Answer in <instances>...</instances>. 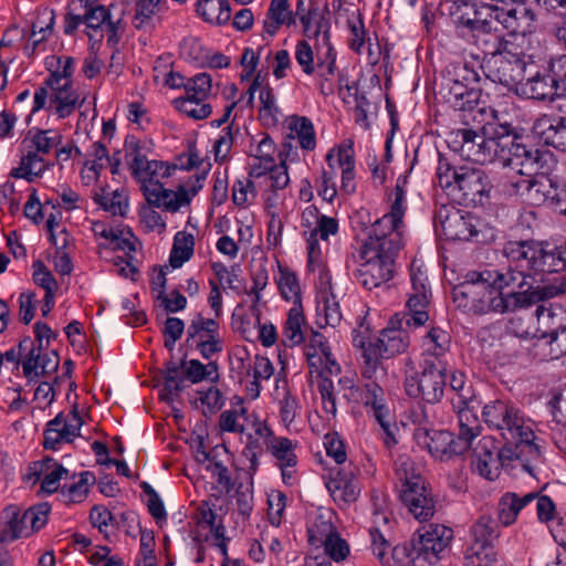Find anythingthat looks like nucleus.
Returning <instances> with one entry per match:
<instances>
[{"label":"nucleus","mask_w":566,"mask_h":566,"mask_svg":"<svg viewBox=\"0 0 566 566\" xmlns=\"http://www.w3.org/2000/svg\"><path fill=\"white\" fill-rule=\"evenodd\" d=\"M517 281L500 270L470 271L453 287L452 301L464 313L505 314L530 308L553 295L549 289L539 285L518 291Z\"/></svg>","instance_id":"1"},{"label":"nucleus","mask_w":566,"mask_h":566,"mask_svg":"<svg viewBox=\"0 0 566 566\" xmlns=\"http://www.w3.org/2000/svg\"><path fill=\"white\" fill-rule=\"evenodd\" d=\"M485 424L499 432L504 446L499 450V458L504 461H515L533 475L532 461L541 458V449L534 442L533 421L513 402L494 400L486 403L482 410Z\"/></svg>","instance_id":"2"},{"label":"nucleus","mask_w":566,"mask_h":566,"mask_svg":"<svg viewBox=\"0 0 566 566\" xmlns=\"http://www.w3.org/2000/svg\"><path fill=\"white\" fill-rule=\"evenodd\" d=\"M402 248V231L371 226L358 253L354 277L366 290L387 285L396 272V258Z\"/></svg>","instance_id":"3"},{"label":"nucleus","mask_w":566,"mask_h":566,"mask_svg":"<svg viewBox=\"0 0 566 566\" xmlns=\"http://www.w3.org/2000/svg\"><path fill=\"white\" fill-rule=\"evenodd\" d=\"M503 253L510 265L500 272L516 277L518 291L534 286V282L528 279L566 271V247H553L536 241H510L504 245Z\"/></svg>","instance_id":"4"},{"label":"nucleus","mask_w":566,"mask_h":566,"mask_svg":"<svg viewBox=\"0 0 566 566\" xmlns=\"http://www.w3.org/2000/svg\"><path fill=\"white\" fill-rule=\"evenodd\" d=\"M513 127L497 120L486 123L480 130L458 128L448 135L447 144L451 151L462 159L480 165L493 163L505 151Z\"/></svg>","instance_id":"5"},{"label":"nucleus","mask_w":566,"mask_h":566,"mask_svg":"<svg viewBox=\"0 0 566 566\" xmlns=\"http://www.w3.org/2000/svg\"><path fill=\"white\" fill-rule=\"evenodd\" d=\"M57 63L59 69L51 71L35 90L31 114L53 111L57 118L64 119L83 106L84 98L73 87L74 59L60 56Z\"/></svg>","instance_id":"6"},{"label":"nucleus","mask_w":566,"mask_h":566,"mask_svg":"<svg viewBox=\"0 0 566 566\" xmlns=\"http://www.w3.org/2000/svg\"><path fill=\"white\" fill-rule=\"evenodd\" d=\"M494 11L495 6L475 0H454L450 7V14L461 29V35L484 52L496 53L501 51L502 38L493 32Z\"/></svg>","instance_id":"7"},{"label":"nucleus","mask_w":566,"mask_h":566,"mask_svg":"<svg viewBox=\"0 0 566 566\" xmlns=\"http://www.w3.org/2000/svg\"><path fill=\"white\" fill-rule=\"evenodd\" d=\"M459 434L454 437L447 430L417 429L415 437L418 443L428 449L432 457L448 460L464 453L472 444L473 439L480 434V421L471 410L459 412Z\"/></svg>","instance_id":"8"},{"label":"nucleus","mask_w":566,"mask_h":566,"mask_svg":"<svg viewBox=\"0 0 566 566\" xmlns=\"http://www.w3.org/2000/svg\"><path fill=\"white\" fill-rule=\"evenodd\" d=\"M437 179L446 193L460 205L482 203L492 187L483 170L452 167L443 160L439 161Z\"/></svg>","instance_id":"9"},{"label":"nucleus","mask_w":566,"mask_h":566,"mask_svg":"<svg viewBox=\"0 0 566 566\" xmlns=\"http://www.w3.org/2000/svg\"><path fill=\"white\" fill-rule=\"evenodd\" d=\"M480 74L468 62H452L443 71L441 95L454 109H471L480 96Z\"/></svg>","instance_id":"10"},{"label":"nucleus","mask_w":566,"mask_h":566,"mask_svg":"<svg viewBox=\"0 0 566 566\" xmlns=\"http://www.w3.org/2000/svg\"><path fill=\"white\" fill-rule=\"evenodd\" d=\"M161 333L165 337L164 346L170 353V357L163 367L153 368L150 374L154 387L159 389V400L166 402L170 411L167 413L166 423L157 424L158 430L164 429L165 426L170 429L172 424H177V408L174 406L177 395V361L172 354L177 342V317H166Z\"/></svg>","instance_id":"11"},{"label":"nucleus","mask_w":566,"mask_h":566,"mask_svg":"<svg viewBox=\"0 0 566 566\" xmlns=\"http://www.w3.org/2000/svg\"><path fill=\"white\" fill-rule=\"evenodd\" d=\"M421 373L408 375L405 379L406 394L428 403L439 402L444 394L448 363L422 360Z\"/></svg>","instance_id":"12"},{"label":"nucleus","mask_w":566,"mask_h":566,"mask_svg":"<svg viewBox=\"0 0 566 566\" xmlns=\"http://www.w3.org/2000/svg\"><path fill=\"white\" fill-rule=\"evenodd\" d=\"M485 53L494 56V66L489 69L488 78L517 95L518 87L525 80L528 69L535 67L534 63L530 62V56L512 53L503 42L500 52Z\"/></svg>","instance_id":"13"},{"label":"nucleus","mask_w":566,"mask_h":566,"mask_svg":"<svg viewBox=\"0 0 566 566\" xmlns=\"http://www.w3.org/2000/svg\"><path fill=\"white\" fill-rule=\"evenodd\" d=\"M539 151L516 142L514 129L510 133V142L505 147V151L499 154L503 165L515 171L517 175L526 177L525 179L514 184L516 189L525 188L530 190L533 187L532 176H534L539 166Z\"/></svg>","instance_id":"14"},{"label":"nucleus","mask_w":566,"mask_h":566,"mask_svg":"<svg viewBox=\"0 0 566 566\" xmlns=\"http://www.w3.org/2000/svg\"><path fill=\"white\" fill-rule=\"evenodd\" d=\"M211 76L208 73H198L182 84L185 94L179 96V113L195 120L207 118L211 105L206 102L211 92Z\"/></svg>","instance_id":"15"},{"label":"nucleus","mask_w":566,"mask_h":566,"mask_svg":"<svg viewBox=\"0 0 566 566\" xmlns=\"http://www.w3.org/2000/svg\"><path fill=\"white\" fill-rule=\"evenodd\" d=\"M453 537V531L450 527L440 524H430L413 537V549L423 565H434L441 553L446 551Z\"/></svg>","instance_id":"16"},{"label":"nucleus","mask_w":566,"mask_h":566,"mask_svg":"<svg viewBox=\"0 0 566 566\" xmlns=\"http://www.w3.org/2000/svg\"><path fill=\"white\" fill-rule=\"evenodd\" d=\"M193 140H188L189 153L187 160H182L179 156V170L189 172L195 170L190 176L179 177V207L189 205L191 199L202 189L209 169L202 164L198 151L193 148Z\"/></svg>","instance_id":"17"},{"label":"nucleus","mask_w":566,"mask_h":566,"mask_svg":"<svg viewBox=\"0 0 566 566\" xmlns=\"http://www.w3.org/2000/svg\"><path fill=\"white\" fill-rule=\"evenodd\" d=\"M533 69H528L525 80L518 87L517 95L541 102H558L557 108L566 112V105L562 98V93L556 86L553 74L551 72L549 74L533 72Z\"/></svg>","instance_id":"18"},{"label":"nucleus","mask_w":566,"mask_h":566,"mask_svg":"<svg viewBox=\"0 0 566 566\" xmlns=\"http://www.w3.org/2000/svg\"><path fill=\"white\" fill-rule=\"evenodd\" d=\"M396 475L402 484L400 497L406 506L415 503L413 501H419L422 495L430 492L420 469L407 455H399L396 460Z\"/></svg>","instance_id":"19"},{"label":"nucleus","mask_w":566,"mask_h":566,"mask_svg":"<svg viewBox=\"0 0 566 566\" xmlns=\"http://www.w3.org/2000/svg\"><path fill=\"white\" fill-rule=\"evenodd\" d=\"M426 274L420 271L411 272V294L407 301L408 318L407 325L416 327L422 326L429 319L427 307L429 305V297L431 295L430 287L427 283Z\"/></svg>","instance_id":"20"},{"label":"nucleus","mask_w":566,"mask_h":566,"mask_svg":"<svg viewBox=\"0 0 566 566\" xmlns=\"http://www.w3.org/2000/svg\"><path fill=\"white\" fill-rule=\"evenodd\" d=\"M349 469H340L335 476L331 478L326 483V488L333 500L342 509L349 506L356 502L360 488L356 476L357 468L349 465Z\"/></svg>","instance_id":"21"},{"label":"nucleus","mask_w":566,"mask_h":566,"mask_svg":"<svg viewBox=\"0 0 566 566\" xmlns=\"http://www.w3.org/2000/svg\"><path fill=\"white\" fill-rule=\"evenodd\" d=\"M436 218L440 222L443 235L448 240L468 241L478 233L473 223V217L463 214L458 209L441 208L437 212Z\"/></svg>","instance_id":"22"},{"label":"nucleus","mask_w":566,"mask_h":566,"mask_svg":"<svg viewBox=\"0 0 566 566\" xmlns=\"http://www.w3.org/2000/svg\"><path fill=\"white\" fill-rule=\"evenodd\" d=\"M510 8H500L495 6L494 23L497 22L511 33L526 34L532 31L535 21V14L520 0L513 1Z\"/></svg>","instance_id":"23"},{"label":"nucleus","mask_w":566,"mask_h":566,"mask_svg":"<svg viewBox=\"0 0 566 566\" xmlns=\"http://www.w3.org/2000/svg\"><path fill=\"white\" fill-rule=\"evenodd\" d=\"M533 132L545 145L566 150V117L542 115L534 122Z\"/></svg>","instance_id":"24"},{"label":"nucleus","mask_w":566,"mask_h":566,"mask_svg":"<svg viewBox=\"0 0 566 566\" xmlns=\"http://www.w3.org/2000/svg\"><path fill=\"white\" fill-rule=\"evenodd\" d=\"M473 465L480 475L488 480L495 479L497 474V462L502 464L511 463L512 461H502L499 458V450L496 451L493 439L483 437L478 446L474 448Z\"/></svg>","instance_id":"25"},{"label":"nucleus","mask_w":566,"mask_h":566,"mask_svg":"<svg viewBox=\"0 0 566 566\" xmlns=\"http://www.w3.org/2000/svg\"><path fill=\"white\" fill-rule=\"evenodd\" d=\"M30 532L18 505H7L1 512L0 543H12L21 537H29Z\"/></svg>","instance_id":"26"},{"label":"nucleus","mask_w":566,"mask_h":566,"mask_svg":"<svg viewBox=\"0 0 566 566\" xmlns=\"http://www.w3.org/2000/svg\"><path fill=\"white\" fill-rule=\"evenodd\" d=\"M536 497V492L517 494L515 492L504 493L497 503V520L503 526H510L517 520L521 511L532 503Z\"/></svg>","instance_id":"27"},{"label":"nucleus","mask_w":566,"mask_h":566,"mask_svg":"<svg viewBox=\"0 0 566 566\" xmlns=\"http://www.w3.org/2000/svg\"><path fill=\"white\" fill-rule=\"evenodd\" d=\"M451 337L440 327H432L422 340V360L448 363L446 356L450 349Z\"/></svg>","instance_id":"28"},{"label":"nucleus","mask_w":566,"mask_h":566,"mask_svg":"<svg viewBox=\"0 0 566 566\" xmlns=\"http://www.w3.org/2000/svg\"><path fill=\"white\" fill-rule=\"evenodd\" d=\"M541 338L566 331V312L560 305H538L536 308Z\"/></svg>","instance_id":"29"},{"label":"nucleus","mask_w":566,"mask_h":566,"mask_svg":"<svg viewBox=\"0 0 566 566\" xmlns=\"http://www.w3.org/2000/svg\"><path fill=\"white\" fill-rule=\"evenodd\" d=\"M405 185L406 178L399 177L394 190L395 200L390 212L376 220L373 223L374 227H378L388 231H401V228L403 227L402 218L405 214Z\"/></svg>","instance_id":"30"},{"label":"nucleus","mask_w":566,"mask_h":566,"mask_svg":"<svg viewBox=\"0 0 566 566\" xmlns=\"http://www.w3.org/2000/svg\"><path fill=\"white\" fill-rule=\"evenodd\" d=\"M355 399L361 401L366 407H369L375 419L388 418L390 415L385 391L380 382L367 381L364 387L359 389Z\"/></svg>","instance_id":"31"},{"label":"nucleus","mask_w":566,"mask_h":566,"mask_svg":"<svg viewBox=\"0 0 566 566\" xmlns=\"http://www.w3.org/2000/svg\"><path fill=\"white\" fill-rule=\"evenodd\" d=\"M338 232V221L333 217L322 214L317 224L310 231H304L307 241L308 259L313 261L321 254L318 239L327 241Z\"/></svg>","instance_id":"32"},{"label":"nucleus","mask_w":566,"mask_h":566,"mask_svg":"<svg viewBox=\"0 0 566 566\" xmlns=\"http://www.w3.org/2000/svg\"><path fill=\"white\" fill-rule=\"evenodd\" d=\"M303 32L308 39H315L317 46L328 48L329 42V19L321 14L317 10H310L301 17Z\"/></svg>","instance_id":"33"},{"label":"nucleus","mask_w":566,"mask_h":566,"mask_svg":"<svg viewBox=\"0 0 566 566\" xmlns=\"http://www.w3.org/2000/svg\"><path fill=\"white\" fill-rule=\"evenodd\" d=\"M179 380H188L191 384H199L203 380L217 382L219 379L218 365L214 361L202 364L198 359H181L179 361Z\"/></svg>","instance_id":"34"},{"label":"nucleus","mask_w":566,"mask_h":566,"mask_svg":"<svg viewBox=\"0 0 566 566\" xmlns=\"http://www.w3.org/2000/svg\"><path fill=\"white\" fill-rule=\"evenodd\" d=\"M335 167L342 168V186L340 189L347 195H352L355 189V159L353 144H342L335 149Z\"/></svg>","instance_id":"35"},{"label":"nucleus","mask_w":566,"mask_h":566,"mask_svg":"<svg viewBox=\"0 0 566 566\" xmlns=\"http://www.w3.org/2000/svg\"><path fill=\"white\" fill-rule=\"evenodd\" d=\"M409 346V336L406 331L397 327H388L381 331L376 352L379 356H394L405 352Z\"/></svg>","instance_id":"36"},{"label":"nucleus","mask_w":566,"mask_h":566,"mask_svg":"<svg viewBox=\"0 0 566 566\" xmlns=\"http://www.w3.org/2000/svg\"><path fill=\"white\" fill-rule=\"evenodd\" d=\"M148 206L165 208L170 212H177V191L164 188L160 181L140 186Z\"/></svg>","instance_id":"37"},{"label":"nucleus","mask_w":566,"mask_h":566,"mask_svg":"<svg viewBox=\"0 0 566 566\" xmlns=\"http://www.w3.org/2000/svg\"><path fill=\"white\" fill-rule=\"evenodd\" d=\"M284 23H294L289 0H271L266 17L263 21L264 33L273 36Z\"/></svg>","instance_id":"38"},{"label":"nucleus","mask_w":566,"mask_h":566,"mask_svg":"<svg viewBox=\"0 0 566 566\" xmlns=\"http://www.w3.org/2000/svg\"><path fill=\"white\" fill-rule=\"evenodd\" d=\"M500 531L497 523L490 515L480 516L471 527L470 546L494 547Z\"/></svg>","instance_id":"39"},{"label":"nucleus","mask_w":566,"mask_h":566,"mask_svg":"<svg viewBox=\"0 0 566 566\" xmlns=\"http://www.w3.org/2000/svg\"><path fill=\"white\" fill-rule=\"evenodd\" d=\"M196 12L206 22L224 24L231 18V9L228 0H198Z\"/></svg>","instance_id":"40"},{"label":"nucleus","mask_w":566,"mask_h":566,"mask_svg":"<svg viewBox=\"0 0 566 566\" xmlns=\"http://www.w3.org/2000/svg\"><path fill=\"white\" fill-rule=\"evenodd\" d=\"M125 150L132 175L140 174V168L148 161L147 154L150 151L149 143L142 142L134 135H127L125 138Z\"/></svg>","instance_id":"41"},{"label":"nucleus","mask_w":566,"mask_h":566,"mask_svg":"<svg viewBox=\"0 0 566 566\" xmlns=\"http://www.w3.org/2000/svg\"><path fill=\"white\" fill-rule=\"evenodd\" d=\"M450 390L455 392L457 398L452 400L453 407L461 410H471V403L474 399L472 386L467 381L462 373L453 371L449 379Z\"/></svg>","instance_id":"42"},{"label":"nucleus","mask_w":566,"mask_h":566,"mask_svg":"<svg viewBox=\"0 0 566 566\" xmlns=\"http://www.w3.org/2000/svg\"><path fill=\"white\" fill-rule=\"evenodd\" d=\"M305 318L303 315L302 305L292 306L289 311V316L284 325V343L285 345L293 347L301 344L304 340L303 325Z\"/></svg>","instance_id":"43"},{"label":"nucleus","mask_w":566,"mask_h":566,"mask_svg":"<svg viewBox=\"0 0 566 566\" xmlns=\"http://www.w3.org/2000/svg\"><path fill=\"white\" fill-rule=\"evenodd\" d=\"M153 80L157 85L177 88L174 54L166 53L158 56L153 67Z\"/></svg>","instance_id":"44"},{"label":"nucleus","mask_w":566,"mask_h":566,"mask_svg":"<svg viewBox=\"0 0 566 566\" xmlns=\"http://www.w3.org/2000/svg\"><path fill=\"white\" fill-rule=\"evenodd\" d=\"M305 354L323 355L325 357L327 373L329 375H338L340 373V366L334 358L326 337L321 333L312 332L305 348Z\"/></svg>","instance_id":"45"},{"label":"nucleus","mask_w":566,"mask_h":566,"mask_svg":"<svg viewBox=\"0 0 566 566\" xmlns=\"http://www.w3.org/2000/svg\"><path fill=\"white\" fill-rule=\"evenodd\" d=\"M335 533L337 532L331 516L323 513L316 515L307 528L308 542L315 547H322Z\"/></svg>","instance_id":"46"},{"label":"nucleus","mask_w":566,"mask_h":566,"mask_svg":"<svg viewBox=\"0 0 566 566\" xmlns=\"http://www.w3.org/2000/svg\"><path fill=\"white\" fill-rule=\"evenodd\" d=\"M292 138H297L300 146L305 150H313L316 146V137L313 123L304 116H295L290 123Z\"/></svg>","instance_id":"47"},{"label":"nucleus","mask_w":566,"mask_h":566,"mask_svg":"<svg viewBox=\"0 0 566 566\" xmlns=\"http://www.w3.org/2000/svg\"><path fill=\"white\" fill-rule=\"evenodd\" d=\"M335 149H331L326 155V161L328 164V169H323L321 177L317 181L316 188L317 193L328 202H332L337 195L336 184H335Z\"/></svg>","instance_id":"48"},{"label":"nucleus","mask_w":566,"mask_h":566,"mask_svg":"<svg viewBox=\"0 0 566 566\" xmlns=\"http://www.w3.org/2000/svg\"><path fill=\"white\" fill-rule=\"evenodd\" d=\"M93 200L96 205L113 216H126V211L128 209V199L118 190L113 191L112 196L109 197L108 193H106L105 188H101L99 192L94 193Z\"/></svg>","instance_id":"49"},{"label":"nucleus","mask_w":566,"mask_h":566,"mask_svg":"<svg viewBox=\"0 0 566 566\" xmlns=\"http://www.w3.org/2000/svg\"><path fill=\"white\" fill-rule=\"evenodd\" d=\"M88 14L87 3L81 0L72 1L64 17V33L66 35H73L82 23L88 29Z\"/></svg>","instance_id":"50"},{"label":"nucleus","mask_w":566,"mask_h":566,"mask_svg":"<svg viewBox=\"0 0 566 566\" xmlns=\"http://www.w3.org/2000/svg\"><path fill=\"white\" fill-rule=\"evenodd\" d=\"M281 295L293 302V306L301 304V287L294 272L289 269L280 268L279 277L276 279Z\"/></svg>","instance_id":"51"},{"label":"nucleus","mask_w":566,"mask_h":566,"mask_svg":"<svg viewBox=\"0 0 566 566\" xmlns=\"http://www.w3.org/2000/svg\"><path fill=\"white\" fill-rule=\"evenodd\" d=\"M219 333V324L213 318H205L201 315H197L190 323L187 329V343L193 340L206 339L210 335Z\"/></svg>","instance_id":"52"},{"label":"nucleus","mask_w":566,"mask_h":566,"mask_svg":"<svg viewBox=\"0 0 566 566\" xmlns=\"http://www.w3.org/2000/svg\"><path fill=\"white\" fill-rule=\"evenodd\" d=\"M171 169H177V165L172 164L171 166L166 165L163 161L158 160H148L140 168V174L133 175L142 185L144 182L151 184L159 181L158 178H166L171 175Z\"/></svg>","instance_id":"53"},{"label":"nucleus","mask_w":566,"mask_h":566,"mask_svg":"<svg viewBox=\"0 0 566 566\" xmlns=\"http://www.w3.org/2000/svg\"><path fill=\"white\" fill-rule=\"evenodd\" d=\"M268 447L280 464L285 467H294L296 464L295 444L289 438H273Z\"/></svg>","instance_id":"54"},{"label":"nucleus","mask_w":566,"mask_h":566,"mask_svg":"<svg viewBox=\"0 0 566 566\" xmlns=\"http://www.w3.org/2000/svg\"><path fill=\"white\" fill-rule=\"evenodd\" d=\"M96 482V478L93 472L84 471L80 473V480L71 485H63L61 492L67 496L71 502H82L87 493L88 486Z\"/></svg>","instance_id":"55"},{"label":"nucleus","mask_w":566,"mask_h":566,"mask_svg":"<svg viewBox=\"0 0 566 566\" xmlns=\"http://www.w3.org/2000/svg\"><path fill=\"white\" fill-rule=\"evenodd\" d=\"M62 135L52 129H36L31 138V147L36 154H49L62 143Z\"/></svg>","instance_id":"56"},{"label":"nucleus","mask_w":566,"mask_h":566,"mask_svg":"<svg viewBox=\"0 0 566 566\" xmlns=\"http://www.w3.org/2000/svg\"><path fill=\"white\" fill-rule=\"evenodd\" d=\"M389 557L392 566H424L422 559L413 549V538L409 544H399L392 547Z\"/></svg>","instance_id":"57"},{"label":"nucleus","mask_w":566,"mask_h":566,"mask_svg":"<svg viewBox=\"0 0 566 566\" xmlns=\"http://www.w3.org/2000/svg\"><path fill=\"white\" fill-rule=\"evenodd\" d=\"M379 354L376 350L365 349L363 353L364 365L361 376L367 381L380 382L386 376V369L378 360Z\"/></svg>","instance_id":"58"},{"label":"nucleus","mask_w":566,"mask_h":566,"mask_svg":"<svg viewBox=\"0 0 566 566\" xmlns=\"http://www.w3.org/2000/svg\"><path fill=\"white\" fill-rule=\"evenodd\" d=\"M496 556L494 547L469 546L464 556V566H494Z\"/></svg>","instance_id":"59"},{"label":"nucleus","mask_w":566,"mask_h":566,"mask_svg":"<svg viewBox=\"0 0 566 566\" xmlns=\"http://www.w3.org/2000/svg\"><path fill=\"white\" fill-rule=\"evenodd\" d=\"M153 298L158 322H164V318L169 313H177V287L172 289L169 293L159 291L153 295Z\"/></svg>","instance_id":"60"},{"label":"nucleus","mask_w":566,"mask_h":566,"mask_svg":"<svg viewBox=\"0 0 566 566\" xmlns=\"http://www.w3.org/2000/svg\"><path fill=\"white\" fill-rule=\"evenodd\" d=\"M51 506L48 502L31 506L22 513L25 525L30 522V535L41 530L48 522Z\"/></svg>","instance_id":"61"},{"label":"nucleus","mask_w":566,"mask_h":566,"mask_svg":"<svg viewBox=\"0 0 566 566\" xmlns=\"http://www.w3.org/2000/svg\"><path fill=\"white\" fill-rule=\"evenodd\" d=\"M247 409L240 407L239 409L226 410L220 415L219 428L224 432L242 433L244 431V424L240 421V418L244 417Z\"/></svg>","instance_id":"62"},{"label":"nucleus","mask_w":566,"mask_h":566,"mask_svg":"<svg viewBox=\"0 0 566 566\" xmlns=\"http://www.w3.org/2000/svg\"><path fill=\"white\" fill-rule=\"evenodd\" d=\"M548 189H545V196L552 202L556 203L559 213L566 217V182L555 178H546Z\"/></svg>","instance_id":"63"},{"label":"nucleus","mask_w":566,"mask_h":566,"mask_svg":"<svg viewBox=\"0 0 566 566\" xmlns=\"http://www.w3.org/2000/svg\"><path fill=\"white\" fill-rule=\"evenodd\" d=\"M55 23V12L53 9L44 8L39 11L36 20L32 23L31 36L41 34V40H48L53 32Z\"/></svg>","instance_id":"64"}]
</instances>
